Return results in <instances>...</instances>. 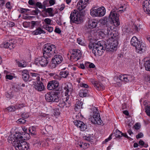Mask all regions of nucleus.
Instances as JSON below:
<instances>
[{
	"label": "nucleus",
	"instance_id": "nucleus-1",
	"mask_svg": "<svg viewBox=\"0 0 150 150\" xmlns=\"http://www.w3.org/2000/svg\"><path fill=\"white\" fill-rule=\"evenodd\" d=\"M71 84L65 85L64 89L65 91V96H62V99L59 100V102L58 105L60 108H63L69 107L70 105V102L69 100V96L71 94L72 89Z\"/></svg>",
	"mask_w": 150,
	"mask_h": 150
},
{
	"label": "nucleus",
	"instance_id": "nucleus-2",
	"mask_svg": "<svg viewBox=\"0 0 150 150\" xmlns=\"http://www.w3.org/2000/svg\"><path fill=\"white\" fill-rule=\"evenodd\" d=\"M88 47L92 50V52L95 56H101L103 52V47L99 41L97 43L90 42Z\"/></svg>",
	"mask_w": 150,
	"mask_h": 150
},
{
	"label": "nucleus",
	"instance_id": "nucleus-3",
	"mask_svg": "<svg viewBox=\"0 0 150 150\" xmlns=\"http://www.w3.org/2000/svg\"><path fill=\"white\" fill-rule=\"evenodd\" d=\"M56 49L54 45L50 43L45 44L42 50L43 55L46 57H51L56 53Z\"/></svg>",
	"mask_w": 150,
	"mask_h": 150
},
{
	"label": "nucleus",
	"instance_id": "nucleus-4",
	"mask_svg": "<svg viewBox=\"0 0 150 150\" xmlns=\"http://www.w3.org/2000/svg\"><path fill=\"white\" fill-rule=\"evenodd\" d=\"M131 45L135 47L136 50L138 52H144L146 49V46L143 43H141L139 41L137 37L135 36L133 37L130 41Z\"/></svg>",
	"mask_w": 150,
	"mask_h": 150
},
{
	"label": "nucleus",
	"instance_id": "nucleus-5",
	"mask_svg": "<svg viewBox=\"0 0 150 150\" xmlns=\"http://www.w3.org/2000/svg\"><path fill=\"white\" fill-rule=\"evenodd\" d=\"M11 142H9L12 144L16 150H27L29 148L28 144L23 140L16 139Z\"/></svg>",
	"mask_w": 150,
	"mask_h": 150
},
{
	"label": "nucleus",
	"instance_id": "nucleus-6",
	"mask_svg": "<svg viewBox=\"0 0 150 150\" xmlns=\"http://www.w3.org/2000/svg\"><path fill=\"white\" fill-rule=\"evenodd\" d=\"M30 137L29 134L27 133H25L23 135H22L20 133L16 132L13 134L10 135L8 138V142H11V141H14L15 140L19 139L20 140H27L29 139Z\"/></svg>",
	"mask_w": 150,
	"mask_h": 150
},
{
	"label": "nucleus",
	"instance_id": "nucleus-7",
	"mask_svg": "<svg viewBox=\"0 0 150 150\" xmlns=\"http://www.w3.org/2000/svg\"><path fill=\"white\" fill-rule=\"evenodd\" d=\"M71 23H75L77 24L80 23L82 21V16L77 10H74L71 12L70 16Z\"/></svg>",
	"mask_w": 150,
	"mask_h": 150
},
{
	"label": "nucleus",
	"instance_id": "nucleus-8",
	"mask_svg": "<svg viewBox=\"0 0 150 150\" xmlns=\"http://www.w3.org/2000/svg\"><path fill=\"white\" fill-rule=\"evenodd\" d=\"M112 24H108V25L106 26V28L104 29L101 30L100 31V34L102 35L103 37L105 35H107L108 38L114 39V35L112 33Z\"/></svg>",
	"mask_w": 150,
	"mask_h": 150
},
{
	"label": "nucleus",
	"instance_id": "nucleus-9",
	"mask_svg": "<svg viewBox=\"0 0 150 150\" xmlns=\"http://www.w3.org/2000/svg\"><path fill=\"white\" fill-rule=\"evenodd\" d=\"M105 9L103 7H102L96 9L92 8L90 11L91 15L93 17L103 16L105 15Z\"/></svg>",
	"mask_w": 150,
	"mask_h": 150
},
{
	"label": "nucleus",
	"instance_id": "nucleus-10",
	"mask_svg": "<svg viewBox=\"0 0 150 150\" xmlns=\"http://www.w3.org/2000/svg\"><path fill=\"white\" fill-rule=\"evenodd\" d=\"M48 57H46L43 56L39 57L36 59L34 64L38 66L40 65L42 67L46 66L49 63Z\"/></svg>",
	"mask_w": 150,
	"mask_h": 150
},
{
	"label": "nucleus",
	"instance_id": "nucleus-11",
	"mask_svg": "<svg viewBox=\"0 0 150 150\" xmlns=\"http://www.w3.org/2000/svg\"><path fill=\"white\" fill-rule=\"evenodd\" d=\"M109 18L115 26L117 27L120 25L118 15L114 10H113L111 11L109 16Z\"/></svg>",
	"mask_w": 150,
	"mask_h": 150
},
{
	"label": "nucleus",
	"instance_id": "nucleus-12",
	"mask_svg": "<svg viewBox=\"0 0 150 150\" xmlns=\"http://www.w3.org/2000/svg\"><path fill=\"white\" fill-rule=\"evenodd\" d=\"M94 110L93 117L91 118V122L94 124L101 125L102 120L100 117L99 111L96 108Z\"/></svg>",
	"mask_w": 150,
	"mask_h": 150
},
{
	"label": "nucleus",
	"instance_id": "nucleus-13",
	"mask_svg": "<svg viewBox=\"0 0 150 150\" xmlns=\"http://www.w3.org/2000/svg\"><path fill=\"white\" fill-rule=\"evenodd\" d=\"M45 99L48 102H57L59 101V98L55 93H47L45 95Z\"/></svg>",
	"mask_w": 150,
	"mask_h": 150
},
{
	"label": "nucleus",
	"instance_id": "nucleus-14",
	"mask_svg": "<svg viewBox=\"0 0 150 150\" xmlns=\"http://www.w3.org/2000/svg\"><path fill=\"white\" fill-rule=\"evenodd\" d=\"M117 79L125 82H129L134 80V77L130 74H121L118 76Z\"/></svg>",
	"mask_w": 150,
	"mask_h": 150
},
{
	"label": "nucleus",
	"instance_id": "nucleus-15",
	"mask_svg": "<svg viewBox=\"0 0 150 150\" xmlns=\"http://www.w3.org/2000/svg\"><path fill=\"white\" fill-rule=\"evenodd\" d=\"M81 54L80 50L78 49L73 50L72 53L70 57V59L73 61H77L80 59Z\"/></svg>",
	"mask_w": 150,
	"mask_h": 150
},
{
	"label": "nucleus",
	"instance_id": "nucleus-16",
	"mask_svg": "<svg viewBox=\"0 0 150 150\" xmlns=\"http://www.w3.org/2000/svg\"><path fill=\"white\" fill-rule=\"evenodd\" d=\"M118 44L117 40H114L112 42L106 45L105 48L108 51H115L117 49Z\"/></svg>",
	"mask_w": 150,
	"mask_h": 150
},
{
	"label": "nucleus",
	"instance_id": "nucleus-17",
	"mask_svg": "<svg viewBox=\"0 0 150 150\" xmlns=\"http://www.w3.org/2000/svg\"><path fill=\"white\" fill-rule=\"evenodd\" d=\"M59 86V82L56 81H50L47 84V88L50 90L56 89Z\"/></svg>",
	"mask_w": 150,
	"mask_h": 150
},
{
	"label": "nucleus",
	"instance_id": "nucleus-18",
	"mask_svg": "<svg viewBox=\"0 0 150 150\" xmlns=\"http://www.w3.org/2000/svg\"><path fill=\"white\" fill-rule=\"evenodd\" d=\"M88 1L89 0H80L77 5V9L80 11L84 9L88 3Z\"/></svg>",
	"mask_w": 150,
	"mask_h": 150
},
{
	"label": "nucleus",
	"instance_id": "nucleus-19",
	"mask_svg": "<svg viewBox=\"0 0 150 150\" xmlns=\"http://www.w3.org/2000/svg\"><path fill=\"white\" fill-rule=\"evenodd\" d=\"M143 8L144 11L150 15V0H146L144 1Z\"/></svg>",
	"mask_w": 150,
	"mask_h": 150
},
{
	"label": "nucleus",
	"instance_id": "nucleus-20",
	"mask_svg": "<svg viewBox=\"0 0 150 150\" xmlns=\"http://www.w3.org/2000/svg\"><path fill=\"white\" fill-rule=\"evenodd\" d=\"M75 125L82 131H85L87 128V126L82 121L75 120L74 122Z\"/></svg>",
	"mask_w": 150,
	"mask_h": 150
},
{
	"label": "nucleus",
	"instance_id": "nucleus-21",
	"mask_svg": "<svg viewBox=\"0 0 150 150\" xmlns=\"http://www.w3.org/2000/svg\"><path fill=\"white\" fill-rule=\"evenodd\" d=\"M86 32H88V38L90 42H92L95 41L96 40L95 35L96 33L94 30H86Z\"/></svg>",
	"mask_w": 150,
	"mask_h": 150
},
{
	"label": "nucleus",
	"instance_id": "nucleus-22",
	"mask_svg": "<svg viewBox=\"0 0 150 150\" xmlns=\"http://www.w3.org/2000/svg\"><path fill=\"white\" fill-rule=\"evenodd\" d=\"M97 21L96 20H89L88 21V26L86 27V30H92L93 28H96L97 26Z\"/></svg>",
	"mask_w": 150,
	"mask_h": 150
},
{
	"label": "nucleus",
	"instance_id": "nucleus-23",
	"mask_svg": "<svg viewBox=\"0 0 150 150\" xmlns=\"http://www.w3.org/2000/svg\"><path fill=\"white\" fill-rule=\"evenodd\" d=\"M35 88L36 90L39 91H42L45 89V86L42 81H37V83L35 85Z\"/></svg>",
	"mask_w": 150,
	"mask_h": 150
},
{
	"label": "nucleus",
	"instance_id": "nucleus-24",
	"mask_svg": "<svg viewBox=\"0 0 150 150\" xmlns=\"http://www.w3.org/2000/svg\"><path fill=\"white\" fill-rule=\"evenodd\" d=\"M53 62H56L58 64L61 63L63 59L62 56L60 55H56L52 58Z\"/></svg>",
	"mask_w": 150,
	"mask_h": 150
},
{
	"label": "nucleus",
	"instance_id": "nucleus-25",
	"mask_svg": "<svg viewBox=\"0 0 150 150\" xmlns=\"http://www.w3.org/2000/svg\"><path fill=\"white\" fill-rule=\"evenodd\" d=\"M22 78L25 81H28L30 77L28 71L26 70H24L22 72Z\"/></svg>",
	"mask_w": 150,
	"mask_h": 150
},
{
	"label": "nucleus",
	"instance_id": "nucleus-26",
	"mask_svg": "<svg viewBox=\"0 0 150 150\" xmlns=\"http://www.w3.org/2000/svg\"><path fill=\"white\" fill-rule=\"evenodd\" d=\"M1 47H4L5 48H9L10 49H12L15 47V45L12 43L6 42L2 44Z\"/></svg>",
	"mask_w": 150,
	"mask_h": 150
},
{
	"label": "nucleus",
	"instance_id": "nucleus-27",
	"mask_svg": "<svg viewBox=\"0 0 150 150\" xmlns=\"http://www.w3.org/2000/svg\"><path fill=\"white\" fill-rule=\"evenodd\" d=\"M94 85L97 89L99 90H103L105 89V87L101 83H98L96 81H94Z\"/></svg>",
	"mask_w": 150,
	"mask_h": 150
},
{
	"label": "nucleus",
	"instance_id": "nucleus-28",
	"mask_svg": "<svg viewBox=\"0 0 150 150\" xmlns=\"http://www.w3.org/2000/svg\"><path fill=\"white\" fill-rule=\"evenodd\" d=\"M45 32L40 27H38L36 29L35 31H33L32 33V34L34 35H40L42 33L45 34Z\"/></svg>",
	"mask_w": 150,
	"mask_h": 150
},
{
	"label": "nucleus",
	"instance_id": "nucleus-29",
	"mask_svg": "<svg viewBox=\"0 0 150 150\" xmlns=\"http://www.w3.org/2000/svg\"><path fill=\"white\" fill-rule=\"evenodd\" d=\"M88 91L85 89H82L79 91V95L81 97H83L88 96Z\"/></svg>",
	"mask_w": 150,
	"mask_h": 150
},
{
	"label": "nucleus",
	"instance_id": "nucleus-30",
	"mask_svg": "<svg viewBox=\"0 0 150 150\" xmlns=\"http://www.w3.org/2000/svg\"><path fill=\"white\" fill-rule=\"evenodd\" d=\"M30 76H31V78L34 80H36L37 81L39 82L40 81V78L38 74L31 73L30 74Z\"/></svg>",
	"mask_w": 150,
	"mask_h": 150
},
{
	"label": "nucleus",
	"instance_id": "nucleus-31",
	"mask_svg": "<svg viewBox=\"0 0 150 150\" xmlns=\"http://www.w3.org/2000/svg\"><path fill=\"white\" fill-rule=\"evenodd\" d=\"M100 22L101 24L106 25V26L108 25V24H111L110 21L108 20V19L106 17H105L101 20Z\"/></svg>",
	"mask_w": 150,
	"mask_h": 150
},
{
	"label": "nucleus",
	"instance_id": "nucleus-32",
	"mask_svg": "<svg viewBox=\"0 0 150 150\" xmlns=\"http://www.w3.org/2000/svg\"><path fill=\"white\" fill-rule=\"evenodd\" d=\"M16 62L19 67H24L27 65L26 62L24 60L20 61H16Z\"/></svg>",
	"mask_w": 150,
	"mask_h": 150
},
{
	"label": "nucleus",
	"instance_id": "nucleus-33",
	"mask_svg": "<svg viewBox=\"0 0 150 150\" xmlns=\"http://www.w3.org/2000/svg\"><path fill=\"white\" fill-rule=\"evenodd\" d=\"M69 75V72L68 71H61L59 73V75L62 78H66Z\"/></svg>",
	"mask_w": 150,
	"mask_h": 150
},
{
	"label": "nucleus",
	"instance_id": "nucleus-34",
	"mask_svg": "<svg viewBox=\"0 0 150 150\" xmlns=\"http://www.w3.org/2000/svg\"><path fill=\"white\" fill-rule=\"evenodd\" d=\"M128 7V6L127 5L122 4L120 5V6H119V8H122V9H120L119 11H117L118 12H120L121 13H122L124 11H125L126 10L127 8Z\"/></svg>",
	"mask_w": 150,
	"mask_h": 150
},
{
	"label": "nucleus",
	"instance_id": "nucleus-35",
	"mask_svg": "<svg viewBox=\"0 0 150 150\" xmlns=\"http://www.w3.org/2000/svg\"><path fill=\"white\" fill-rule=\"evenodd\" d=\"M44 11L46 13H49L50 16H53L54 14L53 13V8H45Z\"/></svg>",
	"mask_w": 150,
	"mask_h": 150
},
{
	"label": "nucleus",
	"instance_id": "nucleus-36",
	"mask_svg": "<svg viewBox=\"0 0 150 150\" xmlns=\"http://www.w3.org/2000/svg\"><path fill=\"white\" fill-rule=\"evenodd\" d=\"M144 66L146 70L150 71V59L145 62Z\"/></svg>",
	"mask_w": 150,
	"mask_h": 150
},
{
	"label": "nucleus",
	"instance_id": "nucleus-37",
	"mask_svg": "<svg viewBox=\"0 0 150 150\" xmlns=\"http://www.w3.org/2000/svg\"><path fill=\"white\" fill-rule=\"evenodd\" d=\"M29 131L32 134L35 135L36 134V128L33 126L30 127L29 129Z\"/></svg>",
	"mask_w": 150,
	"mask_h": 150
},
{
	"label": "nucleus",
	"instance_id": "nucleus-38",
	"mask_svg": "<svg viewBox=\"0 0 150 150\" xmlns=\"http://www.w3.org/2000/svg\"><path fill=\"white\" fill-rule=\"evenodd\" d=\"M92 137V136L91 135H88V136H83V138L84 140L89 142H93Z\"/></svg>",
	"mask_w": 150,
	"mask_h": 150
},
{
	"label": "nucleus",
	"instance_id": "nucleus-39",
	"mask_svg": "<svg viewBox=\"0 0 150 150\" xmlns=\"http://www.w3.org/2000/svg\"><path fill=\"white\" fill-rule=\"evenodd\" d=\"M43 27L44 28L50 33L52 32L53 30V28L52 27L49 26L47 25H44Z\"/></svg>",
	"mask_w": 150,
	"mask_h": 150
},
{
	"label": "nucleus",
	"instance_id": "nucleus-40",
	"mask_svg": "<svg viewBox=\"0 0 150 150\" xmlns=\"http://www.w3.org/2000/svg\"><path fill=\"white\" fill-rule=\"evenodd\" d=\"M134 29L137 32H139L141 29L143 28V26L141 24L138 25H134Z\"/></svg>",
	"mask_w": 150,
	"mask_h": 150
},
{
	"label": "nucleus",
	"instance_id": "nucleus-41",
	"mask_svg": "<svg viewBox=\"0 0 150 150\" xmlns=\"http://www.w3.org/2000/svg\"><path fill=\"white\" fill-rule=\"evenodd\" d=\"M115 134V137L117 138H120L122 137V133L119 130H116Z\"/></svg>",
	"mask_w": 150,
	"mask_h": 150
},
{
	"label": "nucleus",
	"instance_id": "nucleus-42",
	"mask_svg": "<svg viewBox=\"0 0 150 150\" xmlns=\"http://www.w3.org/2000/svg\"><path fill=\"white\" fill-rule=\"evenodd\" d=\"M82 102L79 100H78L75 104L76 108L77 109L82 108Z\"/></svg>",
	"mask_w": 150,
	"mask_h": 150
},
{
	"label": "nucleus",
	"instance_id": "nucleus-43",
	"mask_svg": "<svg viewBox=\"0 0 150 150\" xmlns=\"http://www.w3.org/2000/svg\"><path fill=\"white\" fill-rule=\"evenodd\" d=\"M52 20L49 18H46L44 20L45 24L47 25H51Z\"/></svg>",
	"mask_w": 150,
	"mask_h": 150
},
{
	"label": "nucleus",
	"instance_id": "nucleus-44",
	"mask_svg": "<svg viewBox=\"0 0 150 150\" xmlns=\"http://www.w3.org/2000/svg\"><path fill=\"white\" fill-rule=\"evenodd\" d=\"M90 146V144L88 143H84L82 142V144L80 145V148H83L84 149H86Z\"/></svg>",
	"mask_w": 150,
	"mask_h": 150
},
{
	"label": "nucleus",
	"instance_id": "nucleus-45",
	"mask_svg": "<svg viewBox=\"0 0 150 150\" xmlns=\"http://www.w3.org/2000/svg\"><path fill=\"white\" fill-rule=\"evenodd\" d=\"M15 106H11L8 107L7 108V110L9 112H13L16 110Z\"/></svg>",
	"mask_w": 150,
	"mask_h": 150
},
{
	"label": "nucleus",
	"instance_id": "nucleus-46",
	"mask_svg": "<svg viewBox=\"0 0 150 150\" xmlns=\"http://www.w3.org/2000/svg\"><path fill=\"white\" fill-rule=\"evenodd\" d=\"M57 64H56V62H53V60L52 59L51 63L49 64V66L51 69H53L56 67L57 65Z\"/></svg>",
	"mask_w": 150,
	"mask_h": 150
},
{
	"label": "nucleus",
	"instance_id": "nucleus-47",
	"mask_svg": "<svg viewBox=\"0 0 150 150\" xmlns=\"http://www.w3.org/2000/svg\"><path fill=\"white\" fill-rule=\"evenodd\" d=\"M37 21H32L30 22V28L31 29H33L34 27H36L37 25Z\"/></svg>",
	"mask_w": 150,
	"mask_h": 150
},
{
	"label": "nucleus",
	"instance_id": "nucleus-48",
	"mask_svg": "<svg viewBox=\"0 0 150 150\" xmlns=\"http://www.w3.org/2000/svg\"><path fill=\"white\" fill-rule=\"evenodd\" d=\"M16 109H21L24 106V105L23 103L17 104L15 106Z\"/></svg>",
	"mask_w": 150,
	"mask_h": 150
},
{
	"label": "nucleus",
	"instance_id": "nucleus-49",
	"mask_svg": "<svg viewBox=\"0 0 150 150\" xmlns=\"http://www.w3.org/2000/svg\"><path fill=\"white\" fill-rule=\"evenodd\" d=\"M35 5L38 7L40 8H42L44 6L42 4L41 2H38L35 3Z\"/></svg>",
	"mask_w": 150,
	"mask_h": 150
},
{
	"label": "nucleus",
	"instance_id": "nucleus-50",
	"mask_svg": "<svg viewBox=\"0 0 150 150\" xmlns=\"http://www.w3.org/2000/svg\"><path fill=\"white\" fill-rule=\"evenodd\" d=\"M146 111L147 115L150 117V106H148L146 107Z\"/></svg>",
	"mask_w": 150,
	"mask_h": 150
},
{
	"label": "nucleus",
	"instance_id": "nucleus-51",
	"mask_svg": "<svg viewBox=\"0 0 150 150\" xmlns=\"http://www.w3.org/2000/svg\"><path fill=\"white\" fill-rule=\"evenodd\" d=\"M26 121L24 119L20 118L17 120V122L18 123L23 124L25 123Z\"/></svg>",
	"mask_w": 150,
	"mask_h": 150
},
{
	"label": "nucleus",
	"instance_id": "nucleus-52",
	"mask_svg": "<svg viewBox=\"0 0 150 150\" xmlns=\"http://www.w3.org/2000/svg\"><path fill=\"white\" fill-rule=\"evenodd\" d=\"M6 7L9 10H11L12 9V7L11 5L10 2H8L6 4Z\"/></svg>",
	"mask_w": 150,
	"mask_h": 150
},
{
	"label": "nucleus",
	"instance_id": "nucleus-53",
	"mask_svg": "<svg viewBox=\"0 0 150 150\" xmlns=\"http://www.w3.org/2000/svg\"><path fill=\"white\" fill-rule=\"evenodd\" d=\"M46 130L47 132H50L53 130V127L50 125L46 127Z\"/></svg>",
	"mask_w": 150,
	"mask_h": 150
},
{
	"label": "nucleus",
	"instance_id": "nucleus-54",
	"mask_svg": "<svg viewBox=\"0 0 150 150\" xmlns=\"http://www.w3.org/2000/svg\"><path fill=\"white\" fill-rule=\"evenodd\" d=\"M30 22H25L23 23V26L25 28H28L30 26Z\"/></svg>",
	"mask_w": 150,
	"mask_h": 150
},
{
	"label": "nucleus",
	"instance_id": "nucleus-55",
	"mask_svg": "<svg viewBox=\"0 0 150 150\" xmlns=\"http://www.w3.org/2000/svg\"><path fill=\"white\" fill-rule=\"evenodd\" d=\"M53 77L55 79L57 80H60L61 79V77L59 75L54 74Z\"/></svg>",
	"mask_w": 150,
	"mask_h": 150
},
{
	"label": "nucleus",
	"instance_id": "nucleus-56",
	"mask_svg": "<svg viewBox=\"0 0 150 150\" xmlns=\"http://www.w3.org/2000/svg\"><path fill=\"white\" fill-rule=\"evenodd\" d=\"M112 135L111 134L109 136L108 138L105 139V140L103 142V143H105L109 141L110 140L112 139Z\"/></svg>",
	"mask_w": 150,
	"mask_h": 150
},
{
	"label": "nucleus",
	"instance_id": "nucleus-57",
	"mask_svg": "<svg viewBox=\"0 0 150 150\" xmlns=\"http://www.w3.org/2000/svg\"><path fill=\"white\" fill-rule=\"evenodd\" d=\"M21 117L24 119H26L29 117L28 113H23L21 115Z\"/></svg>",
	"mask_w": 150,
	"mask_h": 150
},
{
	"label": "nucleus",
	"instance_id": "nucleus-58",
	"mask_svg": "<svg viewBox=\"0 0 150 150\" xmlns=\"http://www.w3.org/2000/svg\"><path fill=\"white\" fill-rule=\"evenodd\" d=\"M29 10V9H25L21 8L20 9V11L21 13H23Z\"/></svg>",
	"mask_w": 150,
	"mask_h": 150
},
{
	"label": "nucleus",
	"instance_id": "nucleus-59",
	"mask_svg": "<svg viewBox=\"0 0 150 150\" xmlns=\"http://www.w3.org/2000/svg\"><path fill=\"white\" fill-rule=\"evenodd\" d=\"M80 86L82 87H84L85 88H88V86L86 84L83 83H81L80 84Z\"/></svg>",
	"mask_w": 150,
	"mask_h": 150
},
{
	"label": "nucleus",
	"instance_id": "nucleus-60",
	"mask_svg": "<svg viewBox=\"0 0 150 150\" xmlns=\"http://www.w3.org/2000/svg\"><path fill=\"white\" fill-rule=\"evenodd\" d=\"M143 136V134L141 132H140L136 136V138L137 139H138L139 138H140L142 137Z\"/></svg>",
	"mask_w": 150,
	"mask_h": 150
},
{
	"label": "nucleus",
	"instance_id": "nucleus-61",
	"mask_svg": "<svg viewBox=\"0 0 150 150\" xmlns=\"http://www.w3.org/2000/svg\"><path fill=\"white\" fill-rule=\"evenodd\" d=\"M134 128L136 129H138L140 128V125L139 123H136L134 126Z\"/></svg>",
	"mask_w": 150,
	"mask_h": 150
},
{
	"label": "nucleus",
	"instance_id": "nucleus-62",
	"mask_svg": "<svg viewBox=\"0 0 150 150\" xmlns=\"http://www.w3.org/2000/svg\"><path fill=\"white\" fill-rule=\"evenodd\" d=\"M13 78V77L12 75H7L6 76V78L9 80H12Z\"/></svg>",
	"mask_w": 150,
	"mask_h": 150
},
{
	"label": "nucleus",
	"instance_id": "nucleus-63",
	"mask_svg": "<svg viewBox=\"0 0 150 150\" xmlns=\"http://www.w3.org/2000/svg\"><path fill=\"white\" fill-rule=\"evenodd\" d=\"M28 3L30 5H35V2L33 0H29L28 1Z\"/></svg>",
	"mask_w": 150,
	"mask_h": 150
},
{
	"label": "nucleus",
	"instance_id": "nucleus-64",
	"mask_svg": "<svg viewBox=\"0 0 150 150\" xmlns=\"http://www.w3.org/2000/svg\"><path fill=\"white\" fill-rule=\"evenodd\" d=\"M39 12V10L38 9L37 10L32 11V13H33V15H36L38 14Z\"/></svg>",
	"mask_w": 150,
	"mask_h": 150
}]
</instances>
